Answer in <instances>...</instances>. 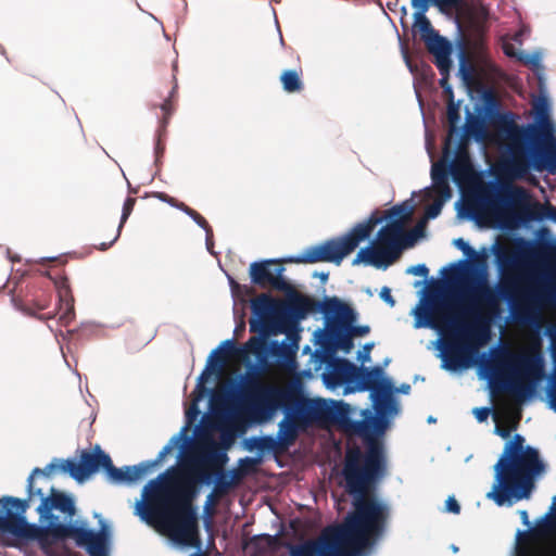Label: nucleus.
<instances>
[{
  "mask_svg": "<svg viewBox=\"0 0 556 556\" xmlns=\"http://www.w3.org/2000/svg\"><path fill=\"white\" fill-rule=\"evenodd\" d=\"M444 201H441V200H435L433 203L429 204L426 210H425V216L427 219H432V218H435L441 210H442V204H443Z\"/></svg>",
  "mask_w": 556,
  "mask_h": 556,
  "instance_id": "obj_44",
  "label": "nucleus"
},
{
  "mask_svg": "<svg viewBox=\"0 0 556 556\" xmlns=\"http://www.w3.org/2000/svg\"><path fill=\"white\" fill-rule=\"evenodd\" d=\"M379 295H380L381 300L384 301L387 304H389L391 307H393L395 305V300L392 296L391 290L389 287H383L380 290Z\"/></svg>",
  "mask_w": 556,
  "mask_h": 556,
  "instance_id": "obj_48",
  "label": "nucleus"
},
{
  "mask_svg": "<svg viewBox=\"0 0 556 556\" xmlns=\"http://www.w3.org/2000/svg\"><path fill=\"white\" fill-rule=\"evenodd\" d=\"M454 244L460 249L466 255L472 257V263L477 265H483V257L479 255L464 239L458 238L454 241Z\"/></svg>",
  "mask_w": 556,
  "mask_h": 556,
  "instance_id": "obj_36",
  "label": "nucleus"
},
{
  "mask_svg": "<svg viewBox=\"0 0 556 556\" xmlns=\"http://www.w3.org/2000/svg\"><path fill=\"white\" fill-rule=\"evenodd\" d=\"M415 27L420 34L427 50L434 56V64L443 76L440 84L445 88L446 78L452 67L451 45L433 29L430 21L422 13L416 14Z\"/></svg>",
  "mask_w": 556,
  "mask_h": 556,
  "instance_id": "obj_16",
  "label": "nucleus"
},
{
  "mask_svg": "<svg viewBox=\"0 0 556 556\" xmlns=\"http://www.w3.org/2000/svg\"><path fill=\"white\" fill-rule=\"evenodd\" d=\"M34 306L36 307L37 311H42V309L47 308L48 304L46 302H43V303L35 302Z\"/></svg>",
  "mask_w": 556,
  "mask_h": 556,
  "instance_id": "obj_57",
  "label": "nucleus"
},
{
  "mask_svg": "<svg viewBox=\"0 0 556 556\" xmlns=\"http://www.w3.org/2000/svg\"><path fill=\"white\" fill-rule=\"evenodd\" d=\"M518 61H520L525 65H531L532 67H539L541 58L539 54H528V53H519L517 56Z\"/></svg>",
  "mask_w": 556,
  "mask_h": 556,
  "instance_id": "obj_43",
  "label": "nucleus"
},
{
  "mask_svg": "<svg viewBox=\"0 0 556 556\" xmlns=\"http://www.w3.org/2000/svg\"><path fill=\"white\" fill-rule=\"evenodd\" d=\"M251 443L252 444L248 446L249 450L257 448L262 453L269 452L275 455H279L288 448L285 442H282L278 437L275 439L271 435L253 438L251 439Z\"/></svg>",
  "mask_w": 556,
  "mask_h": 556,
  "instance_id": "obj_26",
  "label": "nucleus"
},
{
  "mask_svg": "<svg viewBox=\"0 0 556 556\" xmlns=\"http://www.w3.org/2000/svg\"><path fill=\"white\" fill-rule=\"evenodd\" d=\"M308 418L301 412L287 413L286 417L279 422L277 437L289 447L294 443L299 435V430L307 425Z\"/></svg>",
  "mask_w": 556,
  "mask_h": 556,
  "instance_id": "obj_24",
  "label": "nucleus"
},
{
  "mask_svg": "<svg viewBox=\"0 0 556 556\" xmlns=\"http://www.w3.org/2000/svg\"><path fill=\"white\" fill-rule=\"evenodd\" d=\"M9 496L0 500V531L17 539L37 541L41 548H48L59 541L72 539L77 546L84 547L90 556H106V542L102 532L74 525L38 526L27 522L11 503Z\"/></svg>",
  "mask_w": 556,
  "mask_h": 556,
  "instance_id": "obj_7",
  "label": "nucleus"
},
{
  "mask_svg": "<svg viewBox=\"0 0 556 556\" xmlns=\"http://www.w3.org/2000/svg\"><path fill=\"white\" fill-rule=\"evenodd\" d=\"M372 346H374V344H372V343H366V344L364 345V350H365V353H366V354H365V356L363 357V361H364V362H365V361H369V352H370V350L372 349Z\"/></svg>",
  "mask_w": 556,
  "mask_h": 556,
  "instance_id": "obj_56",
  "label": "nucleus"
},
{
  "mask_svg": "<svg viewBox=\"0 0 556 556\" xmlns=\"http://www.w3.org/2000/svg\"><path fill=\"white\" fill-rule=\"evenodd\" d=\"M39 319L41 320H45V319H51L54 317V313H48V314H42V315H38L37 316Z\"/></svg>",
  "mask_w": 556,
  "mask_h": 556,
  "instance_id": "obj_58",
  "label": "nucleus"
},
{
  "mask_svg": "<svg viewBox=\"0 0 556 556\" xmlns=\"http://www.w3.org/2000/svg\"><path fill=\"white\" fill-rule=\"evenodd\" d=\"M519 515H520L522 523L526 526H530L529 516H528L527 510H520Z\"/></svg>",
  "mask_w": 556,
  "mask_h": 556,
  "instance_id": "obj_55",
  "label": "nucleus"
},
{
  "mask_svg": "<svg viewBox=\"0 0 556 556\" xmlns=\"http://www.w3.org/2000/svg\"><path fill=\"white\" fill-rule=\"evenodd\" d=\"M260 540L265 542L267 549L270 552H278L281 548L290 551L292 545L291 542L282 540L279 535L263 534L260 536Z\"/></svg>",
  "mask_w": 556,
  "mask_h": 556,
  "instance_id": "obj_34",
  "label": "nucleus"
},
{
  "mask_svg": "<svg viewBox=\"0 0 556 556\" xmlns=\"http://www.w3.org/2000/svg\"><path fill=\"white\" fill-rule=\"evenodd\" d=\"M407 273L416 276L427 277L429 274V269L425 264H418L408 268Z\"/></svg>",
  "mask_w": 556,
  "mask_h": 556,
  "instance_id": "obj_46",
  "label": "nucleus"
},
{
  "mask_svg": "<svg viewBox=\"0 0 556 556\" xmlns=\"http://www.w3.org/2000/svg\"><path fill=\"white\" fill-rule=\"evenodd\" d=\"M189 216L194 220V223L198 226H200L202 229L205 230L207 238L213 235L212 227L210 226L207 220L200 213H198L194 210Z\"/></svg>",
  "mask_w": 556,
  "mask_h": 556,
  "instance_id": "obj_42",
  "label": "nucleus"
},
{
  "mask_svg": "<svg viewBox=\"0 0 556 556\" xmlns=\"http://www.w3.org/2000/svg\"><path fill=\"white\" fill-rule=\"evenodd\" d=\"M552 354H553L554 361L556 362V339L553 340Z\"/></svg>",
  "mask_w": 556,
  "mask_h": 556,
  "instance_id": "obj_59",
  "label": "nucleus"
},
{
  "mask_svg": "<svg viewBox=\"0 0 556 556\" xmlns=\"http://www.w3.org/2000/svg\"><path fill=\"white\" fill-rule=\"evenodd\" d=\"M325 381L332 387L353 382L357 367L345 358L333 357L327 364Z\"/></svg>",
  "mask_w": 556,
  "mask_h": 556,
  "instance_id": "obj_20",
  "label": "nucleus"
},
{
  "mask_svg": "<svg viewBox=\"0 0 556 556\" xmlns=\"http://www.w3.org/2000/svg\"><path fill=\"white\" fill-rule=\"evenodd\" d=\"M236 351V344L232 340L224 341L217 349H215L207 361V367H224Z\"/></svg>",
  "mask_w": 556,
  "mask_h": 556,
  "instance_id": "obj_27",
  "label": "nucleus"
},
{
  "mask_svg": "<svg viewBox=\"0 0 556 556\" xmlns=\"http://www.w3.org/2000/svg\"><path fill=\"white\" fill-rule=\"evenodd\" d=\"M286 338L278 342L271 340L267 342L266 337H252L247 342V348L255 355L257 363L263 369L271 368L268 358L271 357L275 364L280 368H292L295 365L296 353L299 350L300 336L294 330H289L286 326Z\"/></svg>",
  "mask_w": 556,
  "mask_h": 556,
  "instance_id": "obj_13",
  "label": "nucleus"
},
{
  "mask_svg": "<svg viewBox=\"0 0 556 556\" xmlns=\"http://www.w3.org/2000/svg\"><path fill=\"white\" fill-rule=\"evenodd\" d=\"M530 280L527 274L507 278L497 292L489 285L486 274L481 273L468 288L470 304L464 309V315L469 317L468 324L450 312L447 302L440 294L433 293L414 309V327L452 334L464 349L481 346L490 340L491 325L501 313V298L511 301L514 316L522 324L535 323L544 304H556V270L549 276L545 289L531 287Z\"/></svg>",
  "mask_w": 556,
  "mask_h": 556,
  "instance_id": "obj_2",
  "label": "nucleus"
},
{
  "mask_svg": "<svg viewBox=\"0 0 556 556\" xmlns=\"http://www.w3.org/2000/svg\"><path fill=\"white\" fill-rule=\"evenodd\" d=\"M135 204H136V199L135 198L128 197L125 200L124 205H123V212H122V216H121V222H119L116 235L114 236V238L110 242H102L100 244V247L98 248L99 250L106 251L118 239V237L121 235V231H122V228H123L124 224L126 223V220L128 219V217L130 216V214H131V212L134 210Z\"/></svg>",
  "mask_w": 556,
  "mask_h": 556,
  "instance_id": "obj_31",
  "label": "nucleus"
},
{
  "mask_svg": "<svg viewBox=\"0 0 556 556\" xmlns=\"http://www.w3.org/2000/svg\"><path fill=\"white\" fill-rule=\"evenodd\" d=\"M504 52L508 56H515V58L518 56V54L515 52L514 47L511 45H505Z\"/></svg>",
  "mask_w": 556,
  "mask_h": 556,
  "instance_id": "obj_54",
  "label": "nucleus"
},
{
  "mask_svg": "<svg viewBox=\"0 0 556 556\" xmlns=\"http://www.w3.org/2000/svg\"><path fill=\"white\" fill-rule=\"evenodd\" d=\"M495 433L498 434L500 437L506 439V438L509 437L510 430L507 429V428H503V427L496 426L495 427Z\"/></svg>",
  "mask_w": 556,
  "mask_h": 556,
  "instance_id": "obj_53",
  "label": "nucleus"
},
{
  "mask_svg": "<svg viewBox=\"0 0 556 556\" xmlns=\"http://www.w3.org/2000/svg\"><path fill=\"white\" fill-rule=\"evenodd\" d=\"M361 391H371L376 401V408L379 414L395 409L392 399L393 384L383 377V369L380 366L372 368L357 367L354 381Z\"/></svg>",
  "mask_w": 556,
  "mask_h": 556,
  "instance_id": "obj_15",
  "label": "nucleus"
},
{
  "mask_svg": "<svg viewBox=\"0 0 556 556\" xmlns=\"http://www.w3.org/2000/svg\"><path fill=\"white\" fill-rule=\"evenodd\" d=\"M321 312L326 316H333L337 323V329L346 330L356 320L355 311L338 298L326 299L321 302Z\"/></svg>",
  "mask_w": 556,
  "mask_h": 556,
  "instance_id": "obj_21",
  "label": "nucleus"
},
{
  "mask_svg": "<svg viewBox=\"0 0 556 556\" xmlns=\"http://www.w3.org/2000/svg\"><path fill=\"white\" fill-rule=\"evenodd\" d=\"M242 393L244 413L249 420L257 424L271 419L278 409L288 410L294 402V392L290 388L263 383L254 376L245 380Z\"/></svg>",
  "mask_w": 556,
  "mask_h": 556,
  "instance_id": "obj_9",
  "label": "nucleus"
},
{
  "mask_svg": "<svg viewBox=\"0 0 556 556\" xmlns=\"http://www.w3.org/2000/svg\"><path fill=\"white\" fill-rule=\"evenodd\" d=\"M498 263L504 270H521L525 266L523 256L520 252L510 251L497 255Z\"/></svg>",
  "mask_w": 556,
  "mask_h": 556,
  "instance_id": "obj_30",
  "label": "nucleus"
},
{
  "mask_svg": "<svg viewBox=\"0 0 556 556\" xmlns=\"http://www.w3.org/2000/svg\"><path fill=\"white\" fill-rule=\"evenodd\" d=\"M261 463V458L244 457L239 460L240 477L242 475L251 473L256 470L257 465Z\"/></svg>",
  "mask_w": 556,
  "mask_h": 556,
  "instance_id": "obj_38",
  "label": "nucleus"
},
{
  "mask_svg": "<svg viewBox=\"0 0 556 556\" xmlns=\"http://www.w3.org/2000/svg\"><path fill=\"white\" fill-rule=\"evenodd\" d=\"M286 293L288 295V303H282V309L298 319L305 318L308 313L321 311V302L300 294L293 288L292 291Z\"/></svg>",
  "mask_w": 556,
  "mask_h": 556,
  "instance_id": "obj_23",
  "label": "nucleus"
},
{
  "mask_svg": "<svg viewBox=\"0 0 556 556\" xmlns=\"http://www.w3.org/2000/svg\"><path fill=\"white\" fill-rule=\"evenodd\" d=\"M349 409L342 402L332 406L318 402L312 408L314 419L332 421L348 434L361 437L366 444L365 452L356 445L345 452L342 473L345 490L353 496L352 510L339 523V530L324 547L323 556H349L372 547L383 536L390 517L389 506L372 493L386 469L383 448L376 438L384 422L377 417L353 420Z\"/></svg>",
  "mask_w": 556,
  "mask_h": 556,
  "instance_id": "obj_1",
  "label": "nucleus"
},
{
  "mask_svg": "<svg viewBox=\"0 0 556 556\" xmlns=\"http://www.w3.org/2000/svg\"><path fill=\"white\" fill-rule=\"evenodd\" d=\"M146 515L154 519L173 541L199 546V522L192 501L194 485L174 468L167 469L144 488Z\"/></svg>",
  "mask_w": 556,
  "mask_h": 556,
  "instance_id": "obj_4",
  "label": "nucleus"
},
{
  "mask_svg": "<svg viewBox=\"0 0 556 556\" xmlns=\"http://www.w3.org/2000/svg\"><path fill=\"white\" fill-rule=\"evenodd\" d=\"M432 182L448 181V168L443 163H437L431 168Z\"/></svg>",
  "mask_w": 556,
  "mask_h": 556,
  "instance_id": "obj_37",
  "label": "nucleus"
},
{
  "mask_svg": "<svg viewBox=\"0 0 556 556\" xmlns=\"http://www.w3.org/2000/svg\"><path fill=\"white\" fill-rule=\"evenodd\" d=\"M433 190L441 201H446L452 197L448 181L433 182Z\"/></svg>",
  "mask_w": 556,
  "mask_h": 556,
  "instance_id": "obj_40",
  "label": "nucleus"
},
{
  "mask_svg": "<svg viewBox=\"0 0 556 556\" xmlns=\"http://www.w3.org/2000/svg\"><path fill=\"white\" fill-rule=\"evenodd\" d=\"M446 116H447V121L450 124V136L446 138L445 143H444V154L450 153L451 144H452L451 136H452V132L456 129L457 124L460 121L459 106L454 103L452 98L447 104Z\"/></svg>",
  "mask_w": 556,
  "mask_h": 556,
  "instance_id": "obj_32",
  "label": "nucleus"
},
{
  "mask_svg": "<svg viewBox=\"0 0 556 556\" xmlns=\"http://www.w3.org/2000/svg\"><path fill=\"white\" fill-rule=\"evenodd\" d=\"M285 267L277 260H264L250 265L251 281L262 288L271 287L275 290L292 291V286L282 277Z\"/></svg>",
  "mask_w": 556,
  "mask_h": 556,
  "instance_id": "obj_18",
  "label": "nucleus"
},
{
  "mask_svg": "<svg viewBox=\"0 0 556 556\" xmlns=\"http://www.w3.org/2000/svg\"><path fill=\"white\" fill-rule=\"evenodd\" d=\"M445 508L448 513L453 514H459L460 513V505L456 501L454 496H450L445 502Z\"/></svg>",
  "mask_w": 556,
  "mask_h": 556,
  "instance_id": "obj_49",
  "label": "nucleus"
},
{
  "mask_svg": "<svg viewBox=\"0 0 556 556\" xmlns=\"http://www.w3.org/2000/svg\"><path fill=\"white\" fill-rule=\"evenodd\" d=\"M507 202L520 207V218L523 222L551 220L556 223V206L549 202H529L528 192L521 187H509L505 193Z\"/></svg>",
  "mask_w": 556,
  "mask_h": 556,
  "instance_id": "obj_17",
  "label": "nucleus"
},
{
  "mask_svg": "<svg viewBox=\"0 0 556 556\" xmlns=\"http://www.w3.org/2000/svg\"><path fill=\"white\" fill-rule=\"evenodd\" d=\"M327 277H328V274H324V273H323V274H320V278H321V279H327Z\"/></svg>",
  "mask_w": 556,
  "mask_h": 556,
  "instance_id": "obj_63",
  "label": "nucleus"
},
{
  "mask_svg": "<svg viewBox=\"0 0 556 556\" xmlns=\"http://www.w3.org/2000/svg\"><path fill=\"white\" fill-rule=\"evenodd\" d=\"M425 226L426 220H421L410 231H404V245H406V248L414 245L417 239L424 236Z\"/></svg>",
  "mask_w": 556,
  "mask_h": 556,
  "instance_id": "obj_35",
  "label": "nucleus"
},
{
  "mask_svg": "<svg viewBox=\"0 0 556 556\" xmlns=\"http://www.w3.org/2000/svg\"><path fill=\"white\" fill-rule=\"evenodd\" d=\"M491 413L490 407H476L473 409L475 417L479 422H483L488 419L489 415Z\"/></svg>",
  "mask_w": 556,
  "mask_h": 556,
  "instance_id": "obj_47",
  "label": "nucleus"
},
{
  "mask_svg": "<svg viewBox=\"0 0 556 556\" xmlns=\"http://www.w3.org/2000/svg\"><path fill=\"white\" fill-rule=\"evenodd\" d=\"M413 214V206L408 203H403L400 205L393 206L389 213L388 217L392 218V220H402V227H404L405 222H407Z\"/></svg>",
  "mask_w": 556,
  "mask_h": 556,
  "instance_id": "obj_33",
  "label": "nucleus"
},
{
  "mask_svg": "<svg viewBox=\"0 0 556 556\" xmlns=\"http://www.w3.org/2000/svg\"><path fill=\"white\" fill-rule=\"evenodd\" d=\"M545 469L539 451L525 446V438L515 434L504 446V451L494 465V483L488 493L498 506L529 498L534 480Z\"/></svg>",
  "mask_w": 556,
  "mask_h": 556,
  "instance_id": "obj_6",
  "label": "nucleus"
},
{
  "mask_svg": "<svg viewBox=\"0 0 556 556\" xmlns=\"http://www.w3.org/2000/svg\"><path fill=\"white\" fill-rule=\"evenodd\" d=\"M516 556H545V553L539 546L522 545L518 547Z\"/></svg>",
  "mask_w": 556,
  "mask_h": 556,
  "instance_id": "obj_41",
  "label": "nucleus"
},
{
  "mask_svg": "<svg viewBox=\"0 0 556 556\" xmlns=\"http://www.w3.org/2000/svg\"><path fill=\"white\" fill-rule=\"evenodd\" d=\"M327 336L330 340L333 341V344L337 349L342 350L345 353H349L353 349V337L348 330L337 329V327H332Z\"/></svg>",
  "mask_w": 556,
  "mask_h": 556,
  "instance_id": "obj_28",
  "label": "nucleus"
},
{
  "mask_svg": "<svg viewBox=\"0 0 556 556\" xmlns=\"http://www.w3.org/2000/svg\"><path fill=\"white\" fill-rule=\"evenodd\" d=\"M450 174L453 180L458 185L468 184L473 178V166L469 153L465 148H458L455 159L450 165Z\"/></svg>",
  "mask_w": 556,
  "mask_h": 556,
  "instance_id": "obj_25",
  "label": "nucleus"
},
{
  "mask_svg": "<svg viewBox=\"0 0 556 556\" xmlns=\"http://www.w3.org/2000/svg\"><path fill=\"white\" fill-rule=\"evenodd\" d=\"M173 206L178 208V210H180V211H182L188 216L194 211L193 208H191L190 206H188L184 202H179L178 200L175 201V204Z\"/></svg>",
  "mask_w": 556,
  "mask_h": 556,
  "instance_id": "obj_51",
  "label": "nucleus"
},
{
  "mask_svg": "<svg viewBox=\"0 0 556 556\" xmlns=\"http://www.w3.org/2000/svg\"><path fill=\"white\" fill-rule=\"evenodd\" d=\"M545 375V363L540 339L523 351L505 350L495 361L494 378L491 381L493 393H507L518 401L530 397L539 381Z\"/></svg>",
  "mask_w": 556,
  "mask_h": 556,
  "instance_id": "obj_8",
  "label": "nucleus"
},
{
  "mask_svg": "<svg viewBox=\"0 0 556 556\" xmlns=\"http://www.w3.org/2000/svg\"><path fill=\"white\" fill-rule=\"evenodd\" d=\"M253 317L250 319V331L262 337L286 332L288 318L282 314V303L269 294L262 293L251 301Z\"/></svg>",
  "mask_w": 556,
  "mask_h": 556,
  "instance_id": "obj_14",
  "label": "nucleus"
},
{
  "mask_svg": "<svg viewBox=\"0 0 556 556\" xmlns=\"http://www.w3.org/2000/svg\"><path fill=\"white\" fill-rule=\"evenodd\" d=\"M52 279L59 296V320L63 326H67L75 317L74 296L68 278L58 275Z\"/></svg>",
  "mask_w": 556,
  "mask_h": 556,
  "instance_id": "obj_19",
  "label": "nucleus"
},
{
  "mask_svg": "<svg viewBox=\"0 0 556 556\" xmlns=\"http://www.w3.org/2000/svg\"><path fill=\"white\" fill-rule=\"evenodd\" d=\"M180 437H173L170 441L160 451L154 460L142 462L135 466H124L117 468L113 465L109 454L96 445L93 452L83 451L79 463L73 459H53L43 469L35 468L27 479V497H8L7 502L11 503L18 513H26L30 503L36 498L40 500V504L36 508L39 515V521L50 526V523L63 525L59 518L53 515V510H59L64 515L65 520L72 521L76 515L75 502L72 496L50 486L49 493L42 488H37L35 479L39 476L49 478L56 469L68 473L78 482L85 481L100 468L104 469L108 478L114 483H135L144 478L155 466H157L179 443Z\"/></svg>",
  "mask_w": 556,
  "mask_h": 556,
  "instance_id": "obj_3",
  "label": "nucleus"
},
{
  "mask_svg": "<svg viewBox=\"0 0 556 556\" xmlns=\"http://www.w3.org/2000/svg\"><path fill=\"white\" fill-rule=\"evenodd\" d=\"M227 462V453L214 442H210L195 448L187 458L185 466L197 482L208 484L215 478V492L225 494L235 484V480H240L239 470H233L232 478L228 479L224 470Z\"/></svg>",
  "mask_w": 556,
  "mask_h": 556,
  "instance_id": "obj_11",
  "label": "nucleus"
},
{
  "mask_svg": "<svg viewBox=\"0 0 556 556\" xmlns=\"http://www.w3.org/2000/svg\"><path fill=\"white\" fill-rule=\"evenodd\" d=\"M380 220L372 214L366 222L356 224L346 235L308 247L301 254L291 257L289 262L296 264L327 262L340 265L345 256L370 237Z\"/></svg>",
  "mask_w": 556,
  "mask_h": 556,
  "instance_id": "obj_10",
  "label": "nucleus"
},
{
  "mask_svg": "<svg viewBox=\"0 0 556 556\" xmlns=\"http://www.w3.org/2000/svg\"><path fill=\"white\" fill-rule=\"evenodd\" d=\"M339 525L325 528L317 540H308L302 544H292L290 556H323V549L326 544H330Z\"/></svg>",
  "mask_w": 556,
  "mask_h": 556,
  "instance_id": "obj_22",
  "label": "nucleus"
},
{
  "mask_svg": "<svg viewBox=\"0 0 556 556\" xmlns=\"http://www.w3.org/2000/svg\"><path fill=\"white\" fill-rule=\"evenodd\" d=\"M26 311L28 312L29 315L37 316L36 313L34 311H31L30 308H27Z\"/></svg>",
  "mask_w": 556,
  "mask_h": 556,
  "instance_id": "obj_61",
  "label": "nucleus"
},
{
  "mask_svg": "<svg viewBox=\"0 0 556 556\" xmlns=\"http://www.w3.org/2000/svg\"><path fill=\"white\" fill-rule=\"evenodd\" d=\"M280 81L283 90L289 93L303 90V81L301 80L300 73L295 70L283 71L280 75Z\"/></svg>",
  "mask_w": 556,
  "mask_h": 556,
  "instance_id": "obj_29",
  "label": "nucleus"
},
{
  "mask_svg": "<svg viewBox=\"0 0 556 556\" xmlns=\"http://www.w3.org/2000/svg\"><path fill=\"white\" fill-rule=\"evenodd\" d=\"M409 390H410V386H409V384H403V386L401 387V391H402L403 393H408V391H409Z\"/></svg>",
  "mask_w": 556,
  "mask_h": 556,
  "instance_id": "obj_60",
  "label": "nucleus"
},
{
  "mask_svg": "<svg viewBox=\"0 0 556 556\" xmlns=\"http://www.w3.org/2000/svg\"><path fill=\"white\" fill-rule=\"evenodd\" d=\"M176 89H177V86L175 85L169 93V97L162 103L161 105V109L164 113V116H163V124H166L172 115V113L174 112L175 108H174V98H175V94H176Z\"/></svg>",
  "mask_w": 556,
  "mask_h": 556,
  "instance_id": "obj_39",
  "label": "nucleus"
},
{
  "mask_svg": "<svg viewBox=\"0 0 556 556\" xmlns=\"http://www.w3.org/2000/svg\"><path fill=\"white\" fill-rule=\"evenodd\" d=\"M533 110L545 124L518 125L510 119L501 126L505 140L502 166L510 178H523L531 169L556 172V137L548 122L546 99L535 100Z\"/></svg>",
  "mask_w": 556,
  "mask_h": 556,
  "instance_id": "obj_5",
  "label": "nucleus"
},
{
  "mask_svg": "<svg viewBox=\"0 0 556 556\" xmlns=\"http://www.w3.org/2000/svg\"><path fill=\"white\" fill-rule=\"evenodd\" d=\"M154 197L157 198L159 200L165 202V203H168L172 206L175 204V201H176L175 198L168 195L165 192H155Z\"/></svg>",
  "mask_w": 556,
  "mask_h": 556,
  "instance_id": "obj_50",
  "label": "nucleus"
},
{
  "mask_svg": "<svg viewBox=\"0 0 556 556\" xmlns=\"http://www.w3.org/2000/svg\"><path fill=\"white\" fill-rule=\"evenodd\" d=\"M190 556H206V555H205V554H203V553H193V554H191Z\"/></svg>",
  "mask_w": 556,
  "mask_h": 556,
  "instance_id": "obj_62",
  "label": "nucleus"
},
{
  "mask_svg": "<svg viewBox=\"0 0 556 556\" xmlns=\"http://www.w3.org/2000/svg\"><path fill=\"white\" fill-rule=\"evenodd\" d=\"M445 91H448V92H451V93H452V91H451V88H450V87H447V88L445 89Z\"/></svg>",
  "mask_w": 556,
  "mask_h": 556,
  "instance_id": "obj_64",
  "label": "nucleus"
},
{
  "mask_svg": "<svg viewBox=\"0 0 556 556\" xmlns=\"http://www.w3.org/2000/svg\"><path fill=\"white\" fill-rule=\"evenodd\" d=\"M346 330L350 331L352 337H363L369 333L370 328L368 326H351Z\"/></svg>",
  "mask_w": 556,
  "mask_h": 556,
  "instance_id": "obj_45",
  "label": "nucleus"
},
{
  "mask_svg": "<svg viewBox=\"0 0 556 556\" xmlns=\"http://www.w3.org/2000/svg\"><path fill=\"white\" fill-rule=\"evenodd\" d=\"M404 245V227L402 220H391L377 233L376 242L370 247L361 249L352 265L365 264L377 268L387 267L395 262Z\"/></svg>",
  "mask_w": 556,
  "mask_h": 556,
  "instance_id": "obj_12",
  "label": "nucleus"
},
{
  "mask_svg": "<svg viewBox=\"0 0 556 556\" xmlns=\"http://www.w3.org/2000/svg\"><path fill=\"white\" fill-rule=\"evenodd\" d=\"M460 0H438L441 7L455 8L459 4Z\"/></svg>",
  "mask_w": 556,
  "mask_h": 556,
  "instance_id": "obj_52",
  "label": "nucleus"
}]
</instances>
